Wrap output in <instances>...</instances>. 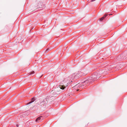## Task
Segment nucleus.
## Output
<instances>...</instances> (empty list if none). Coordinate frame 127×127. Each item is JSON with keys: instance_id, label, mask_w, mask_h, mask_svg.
Here are the masks:
<instances>
[{"instance_id": "f257e3e1", "label": "nucleus", "mask_w": 127, "mask_h": 127, "mask_svg": "<svg viewBox=\"0 0 127 127\" xmlns=\"http://www.w3.org/2000/svg\"><path fill=\"white\" fill-rule=\"evenodd\" d=\"M65 87V86L64 85H63V83H60L59 86L55 90L57 92L58 94H59L61 92V89L64 90Z\"/></svg>"}, {"instance_id": "f03ea898", "label": "nucleus", "mask_w": 127, "mask_h": 127, "mask_svg": "<svg viewBox=\"0 0 127 127\" xmlns=\"http://www.w3.org/2000/svg\"><path fill=\"white\" fill-rule=\"evenodd\" d=\"M48 98H44L40 100L38 103V105L41 106H44L47 103Z\"/></svg>"}, {"instance_id": "7ed1b4c3", "label": "nucleus", "mask_w": 127, "mask_h": 127, "mask_svg": "<svg viewBox=\"0 0 127 127\" xmlns=\"http://www.w3.org/2000/svg\"><path fill=\"white\" fill-rule=\"evenodd\" d=\"M87 83V81H85V82H84V83H83V85L85 83ZM82 83L81 84H78L76 85L74 87V88L75 89V88H79L80 87H82Z\"/></svg>"}, {"instance_id": "20e7f679", "label": "nucleus", "mask_w": 127, "mask_h": 127, "mask_svg": "<svg viewBox=\"0 0 127 127\" xmlns=\"http://www.w3.org/2000/svg\"><path fill=\"white\" fill-rule=\"evenodd\" d=\"M68 77H66L65 78L63 81L61 83H63V85L64 84H68V83L69 82V80H68L69 78Z\"/></svg>"}, {"instance_id": "39448f33", "label": "nucleus", "mask_w": 127, "mask_h": 127, "mask_svg": "<svg viewBox=\"0 0 127 127\" xmlns=\"http://www.w3.org/2000/svg\"><path fill=\"white\" fill-rule=\"evenodd\" d=\"M51 93V95H52L53 96L55 97L58 94V93L56 92L55 90L52 91Z\"/></svg>"}, {"instance_id": "423d86ee", "label": "nucleus", "mask_w": 127, "mask_h": 127, "mask_svg": "<svg viewBox=\"0 0 127 127\" xmlns=\"http://www.w3.org/2000/svg\"><path fill=\"white\" fill-rule=\"evenodd\" d=\"M42 118V116H41L37 118L36 120V121L38 122V121L41 119V118Z\"/></svg>"}, {"instance_id": "0eeeda50", "label": "nucleus", "mask_w": 127, "mask_h": 127, "mask_svg": "<svg viewBox=\"0 0 127 127\" xmlns=\"http://www.w3.org/2000/svg\"><path fill=\"white\" fill-rule=\"evenodd\" d=\"M35 100L33 98H32V100L30 101L29 103H28V104H30L32 102H33Z\"/></svg>"}, {"instance_id": "6e6552de", "label": "nucleus", "mask_w": 127, "mask_h": 127, "mask_svg": "<svg viewBox=\"0 0 127 127\" xmlns=\"http://www.w3.org/2000/svg\"><path fill=\"white\" fill-rule=\"evenodd\" d=\"M104 18V17L103 16L101 17L100 19V21H102Z\"/></svg>"}, {"instance_id": "1a4fd4ad", "label": "nucleus", "mask_w": 127, "mask_h": 127, "mask_svg": "<svg viewBox=\"0 0 127 127\" xmlns=\"http://www.w3.org/2000/svg\"><path fill=\"white\" fill-rule=\"evenodd\" d=\"M34 73V71H33L32 72H31V73H30V74H33Z\"/></svg>"}, {"instance_id": "9d476101", "label": "nucleus", "mask_w": 127, "mask_h": 127, "mask_svg": "<svg viewBox=\"0 0 127 127\" xmlns=\"http://www.w3.org/2000/svg\"><path fill=\"white\" fill-rule=\"evenodd\" d=\"M107 15V14H105L104 15V18L106 17Z\"/></svg>"}, {"instance_id": "9b49d317", "label": "nucleus", "mask_w": 127, "mask_h": 127, "mask_svg": "<svg viewBox=\"0 0 127 127\" xmlns=\"http://www.w3.org/2000/svg\"><path fill=\"white\" fill-rule=\"evenodd\" d=\"M91 79V77H90L89 79V80H90V79Z\"/></svg>"}, {"instance_id": "f8f14e48", "label": "nucleus", "mask_w": 127, "mask_h": 127, "mask_svg": "<svg viewBox=\"0 0 127 127\" xmlns=\"http://www.w3.org/2000/svg\"><path fill=\"white\" fill-rule=\"evenodd\" d=\"M16 126L17 127H18V125H16Z\"/></svg>"}, {"instance_id": "ddd939ff", "label": "nucleus", "mask_w": 127, "mask_h": 127, "mask_svg": "<svg viewBox=\"0 0 127 127\" xmlns=\"http://www.w3.org/2000/svg\"><path fill=\"white\" fill-rule=\"evenodd\" d=\"M79 89H76V91H79Z\"/></svg>"}, {"instance_id": "4468645a", "label": "nucleus", "mask_w": 127, "mask_h": 127, "mask_svg": "<svg viewBox=\"0 0 127 127\" xmlns=\"http://www.w3.org/2000/svg\"><path fill=\"white\" fill-rule=\"evenodd\" d=\"M34 106V105H33V106H32V107H31V108H33V106Z\"/></svg>"}, {"instance_id": "2eb2a0df", "label": "nucleus", "mask_w": 127, "mask_h": 127, "mask_svg": "<svg viewBox=\"0 0 127 127\" xmlns=\"http://www.w3.org/2000/svg\"><path fill=\"white\" fill-rule=\"evenodd\" d=\"M95 0H91V1H95Z\"/></svg>"}]
</instances>
